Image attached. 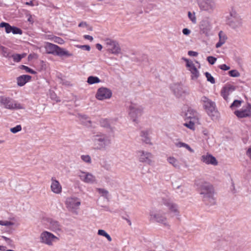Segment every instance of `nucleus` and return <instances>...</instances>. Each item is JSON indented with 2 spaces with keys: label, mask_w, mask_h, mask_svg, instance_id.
I'll list each match as a JSON object with an SVG mask.
<instances>
[{
  "label": "nucleus",
  "mask_w": 251,
  "mask_h": 251,
  "mask_svg": "<svg viewBox=\"0 0 251 251\" xmlns=\"http://www.w3.org/2000/svg\"><path fill=\"white\" fill-rule=\"evenodd\" d=\"M166 210L163 204L152 208L150 212V216L151 220L162 224L166 227H170V223L166 216Z\"/></svg>",
  "instance_id": "nucleus-1"
},
{
  "label": "nucleus",
  "mask_w": 251,
  "mask_h": 251,
  "mask_svg": "<svg viewBox=\"0 0 251 251\" xmlns=\"http://www.w3.org/2000/svg\"><path fill=\"white\" fill-rule=\"evenodd\" d=\"M199 189L200 194L202 195L204 201L211 204L215 203V200L213 197V188L209 183L206 182H202L200 184Z\"/></svg>",
  "instance_id": "nucleus-2"
},
{
  "label": "nucleus",
  "mask_w": 251,
  "mask_h": 251,
  "mask_svg": "<svg viewBox=\"0 0 251 251\" xmlns=\"http://www.w3.org/2000/svg\"><path fill=\"white\" fill-rule=\"evenodd\" d=\"M92 145L95 150H100L104 149L110 144V141L104 134L98 133L92 136Z\"/></svg>",
  "instance_id": "nucleus-3"
},
{
  "label": "nucleus",
  "mask_w": 251,
  "mask_h": 251,
  "mask_svg": "<svg viewBox=\"0 0 251 251\" xmlns=\"http://www.w3.org/2000/svg\"><path fill=\"white\" fill-rule=\"evenodd\" d=\"M45 49L46 52L48 54H52L60 56H71L73 55L58 46L48 42L46 44Z\"/></svg>",
  "instance_id": "nucleus-4"
},
{
  "label": "nucleus",
  "mask_w": 251,
  "mask_h": 251,
  "mask_svg": "<svg viewBox=\"0 0 251 251\" xmlns=\"http://www.w3.org/2000/svg\"><path fill=\"white\" fill-rule=\"evenodd\" d=\"M201 101L202 102L203 107L209 116L211 117L217 116L218 112L214 102L205 96L201 98Z\"/></svg>",
  "instance_id": "nucleus-5"
},
{
  "label": "nucleus",
  "mask_w": 251,
  "mask_h": 251,
  "mask_svg": "<svg viewBox=\"0 0 251 251\" xmlns=\"http://www.w3.org/2000/svg\"><path fill=\"white\" fill-rule=\"evenodd\" d=\"M129 109V116L133 122H136L137 119L141 117L144 112L143 108L136 103H132Z\"/></svg>",
  "instance_id": "nucleus-6"
},
{
  "label": "nucleus",
  "mask_w": 251,
  "mask_h": 251,
  "mask_svg": "<svg viewBox=\"0 0 251 251\" xmlns=\"http://www.w3.org/2000/svg\"><path fill=\"white\" fill-rule=\"evenodd\" d=\"M0 103L3 105L5 108L9 109H24L23 105L4 96H0Z\"/></svg>",
  "instance_id": "nucleus-7"
},
{
  "label": "nucleus",
  "mask_w": 251,
  "mask_h": 251,
  "mask_svg": "<svg viewBox=\"0 0 251 251\" xmlns=\"http://www.w3.org/2000/svg\"><path fill=\"white\" fill-rule=\"evenodd\" d=\"M104 47L107 51L113 54L119 53L120 52V48L118 43L110 38H106L104 40Z\"/></svg>",
  "instance_id": "nucleus-8"
},
{
  "label": "nucleus",
  "mask_w": 251,
  "mask_h": 251,
  "mask_svg": "<svg viewBox=\"0 0 251 251\" xmlns=\"http://www.w3.org/2000/svg\"><path fill=\"white\" fill-rule=\"evenodd\" d=\"M40 238L42 243L49 246L52 245L53 242L55 240H58L56 236L46 231L41 233Z\"/></svg>",
  "instance_id": "nucleus-9"
},
{
  "label": "nucleus",
  "mask_w": 251,
  "mask_h": 251,
  "mask_svg": "<svg viewBox=\"0 0 251 251\" xmlns=\"http://www.w3.org/2000/svg\"><path fill=\"white\" fill-rule=\"evenodd\" d=\"M198 3L201 10L212 12L215 6V0H198Z\"/></svg>",
  "instance_id": "nucleus-10"
},
{
  "label": "nucleus",
  "mask_w": 251,
  "mask_h": 251,
  "mask_svg": "<svg viewBox=\"0 0 251 251\" xmlns=\"http://www.w3.org/2000/svg\"><path fill=\"white\" fill-rule=\"evenodd\" d=\"M234 113L238 118L251 117V104H247L241 109L235 111Z\"/></svg>",
  "instance_id": "nucleus-11"
},
{
  "label": "nucleus",
  "mask_w": 251,
  "mask_h": 251,
  "mask_svg": "<svg viewBox=\"0 0 251 251\" xmlns=\"http://www.w3.org/2000/svg\"><path fill=\"white\" fill-rule=\"evenodd\" d=\"M138 157L139 160L141 162L149 165L152 162L153 155L151 152L145 151H138Z\"/></svg>",
  "instance_id": "nucleus-12"
},
{
  "label": "nucleus",
  "mask_w": 251,
  "mask_h": 251,
  "mask_svg": "<svg viewBox=\"0 0 251 251\" xmlns=\"http://www.w3.org/2000/svg\"><path fill=\"white\" fill-rule=\"evenodd\" d=\"M112 96L110 90L105 87H101L98 90L96 97L99 100H104L110 99Z\"/></svg>",
  "instance_id": "nucleus-13"
},
{
  "label": "nucleus",
  "mask_w": 251,
  "mask_h": 251,
  "mask_svg": "<svg viewBox=\"0 0 251 251\" xmlns=\"http://www.w3.org/2000/svg\"><path fill=\"white\" fill-rule=\"evenodd\" d=\"M164 206H167L171 213H173L175 216L179 215V210L178 205L170 200H164L163 201Z\"/></svg>",
  "instance_id": "nucleus-14"
},
{
  "label": "nucleus",
  "mask_w": 251,
  "mask_h": 251,
  "mask_svg": "<svg viewBox=\"0 0 251 251\" xmlns=\"http://www.w3.org/2000/svg\"><path fill=\"white\" fill-rule=\"evenodd\" d=\"M66 204L67 208L72 212H75L80 204V201L76 198H68L66 200Z\"/></svg>",
  "instance_id": "nucleus-15"
},
{
  "label": "nucleus",
  "mask_w": 251,
  "mask_h": 251,
  "mask_svg": "<svg viewBox=\"0 0 251 251\" xmlns=\"http://www.w3.org/2000/svg\"><path fill=\"white\" fill-rule=\"evenodd\" d=\"M172 88L174 94L178 97H185L189 94L188 91L180 84H175Z\"/></svg>",
  "instance_id": "nucleus-16"
},
{
  "label": "nucleus",
  "mask_w": 251,
  "mask_h": 251,
  "mask_svg": "<svg viewBox=\"0 0 251 251\" xmlns=\"http://www.w3.org/2000/svg\"><path fill=\"white\" fill-rule=\"evenodd\" d=\"M80 179L87 183H93L96 182V177L91 173L81 172L79 175Z\"/></svg>",
  "instance_id": "nucleus-17"
},
{
  "label": "nucleus",
  "mask_w": 251,
  "mask_h": 251,
  "mask_svg": "<svg viewBox=\"0 0 251 251\" xmlns=\"http://www.w3.org/2000/svg\"><path fill=\"white\" fill-rule=\"evenodd\" d=\"M50 189L52 192L55 194H60L62 193V186L55 177L51 178Z\"/></svg>",
  "instance_id": "nucleus-18"
},
{
  "label": "nucleus",
  "mask_w": 251,
  "mask_h": 251,
  "mask_svg": "<svg viewBox=\"0 0 251 251\" xmlns=\"http://www.w3.org/2000/svg\"><path fill=\"white\" fill-rule=\"evenodd\" d=\"M201 161L206 164H211L216 166L218 164V162L215 157L212 155L207 153L204 154L201 157Z\"/></svg>",
  "instance_id": "nucleus-19"
},
{
  "label": "nucleus",
  "mask_w": 251,
  "mask_h": 251,
  "mask_svg": "<svg viewBox=\"0 0 251 251\" xmlns=\"http://www.w3.org/2000/svg\"><path fill=\"white\" fill-rule=\"evenodd\" d=\"M235 90V87L230 84H228L225 86L221 91V95L223 98L227 100L228 96H229Z\"/></svg>",
  "instance_id": "nucleus-20"
},
{
  "label": "nucleus",
  "mask_w": 251,
  "mask_h": 251,
  "mask_svg": "<svg viewBox=\"0 0 251 251\" xmlns=\"http://www.w3.org/2000/svg\"><path fill=\"white\" fill-rule=\"evenodd\" d=\"M200 29L203 33L207 35L211 29V25L209 20H203L200 25Z\"/></svg>",
  "instance_id": "nucleus-21"
},
{
  "label": "nucleus",
  "mask_w": 251,
  "mask_h": 251,
  "mask_svg": "<svg viewBox=\"0 0 251 251\" xmlns=\"http://www.w3.org/2000/svg\"><path fill=\"white\" fill-rule=\"evenodd\" d=\"M227 24L233 29H237L241 27L243 25L242 20L241 17H239L232 20H230L227 22Z\"/></svg>",
  "instance_id": "nucleus-22"
},
{
  "label": "nucleus",
  "mask_w": 251,
  "mask_h": 251,
  "mask_svg": "<svg viewBox=\"0 0 251 251\" xmlns=\"http://www.w3.org/2000/svg\"><path fill=\"white\" fill-rule=\"evenodd\" d=\"M150 133V130L147 129L141 131L140 136L141 137V140L142 142L147 144L152 145L151 138L149 136Z\"/></svg>",
  "instance_id": "nucleus-23"
},
{
  "label": "nucleus",
  "mask_w": 251,
  "mask_h": 251,
  "mask_svg": "<svg viewBox=\"0 0 251 251\" xmlns=\"http://www.w3.org/2000/svg\"><path fill=\"white\" fill-rule=\"evenodd\" d=\"M185 121L189 120H197L198 113L194 110L188 108L185 114Z\"/></svg>",
  "instance_id": "nucleus-24"
},
{
  "label": "nucleus",
  "mask_w": 251,
  "mask_h": 251,
  "mask_svg": "<svg viewBox=\"0 0 251 251\" xmlns=\"http://www.w3.org/2000/svg\"><path fill=\"white\" fill-rule=\"evenodd\" d=\"M31 76L29 75H22L17 77V84L20 86H24L26 83L29 81Z\"/></svg>",
  "instance_id": "nucleus-25"
},
{
  "label": "nucleus",
  "mask_w": 251,
  "mask_h": 251,
  "mask_svg": "<svg viewBox=\"0 0 251 251\" xmlns=\"http://www.w3.org/2000/svg\"><path fill=\"white\" fill-rule=\"evenodd\" d=\"M219 41L216 45V48H219L224 45L227 39L226 34L222 31L219 32Z\"/></svg>",
  "instance_id": "nucleus-26"
},
{
  "label": "nucleus",
  "mask_w": 251,
  "mask_h": 251,
  "mask_svg": "<svg viewBox=\"0 0 251 251\" xmlns=\"http://www.w3.org/2000/svg\"><path fill=\"white\" fill-rule=\"evenodd\" d=\"M240 16L237 13L236 9L234 8H231L230 10L229 15L227 17V22L230 20H234Z\"/></svg>",
  "instance_id": "nucleus-27"
},
{
  "label": "nucleus",
  "mask_w": 251,
  "mask_h": 251,
  "mask_svg": "<svg viewBox=\"0 0 251 251\" xmlns=\"http://www.w3.org/2000/svg\"><path fill=\"white\" fill-rule=\"evenodd\" d=\"M26 55V54L25 53L22 54H13L10 55L9 57L12 58L14 62H19L22 58L25 57Z\"/></svg>",
  "instance_id": "nucleus-28"
},
{
  "label": "nucleus",
  "mask_w": 251,
  "mask_h": 251,
  "mask_svg": "<svg viewBox=\"0 0 251 251\" xmlns=\"http://www.w3.org/2000/svg\"><path fill=\"white\" fill-rule=\"evenodd\" d=\"M168 161L176 168L179 169L180 168V165L178 161L173 157H170L168 158Z\"/></svg>",
  "instance_id": "nucleus-29"
},
{
  "label": "nucleus",
  "mask_w": 251,
  "mask_h": 251,
  "mask_svg": "<svg viewBox=\"0 0 251 251\" xmlns=\"http://www.w3.org/2000/svg\"><path fill=\"white\" fill-rule=\"evenodd\" d=\"M12 27L8 23L2 22L0 24V27H5V32L7 33L12 32Z\"/></svg>",
  "instance_id": "nucleus-30"
},
{
  "label": "nucleus",
  "mask_w": 251,
  "mask_h": 251,
  "mask_svg": "<svg viewBox=\"0 0 251 251\" xmlns=\"http://www.w3.org/2000/svg\"><path fill=\"white\" fill-rule=\"evenodd\" d=\"M197 120H189L186 121V122L183 124L186 127L191 129H194L195 128V123Z\"/></svg>",
  "instance_id": "nucleus-31"
},
{
  "label": "nucleus",
  "mask_w": 251,
  "mask_h": 251,
  "mask_svg": "<svg viewBox=\"0 0 251 251\" xmlns=\"http://www.w3.org/2000/svg\"><path fill=\"white\" fill-rule=\"evenodd\" d=\"M189 71L191 74V77L192 79L196 80L199 77L200 73L197 68L192 69Z\"/></svg>",
  "instance_id": "nucleus-32"
},
{
  "label": "nucleus",
  "mask_w": 251,
  "mask_h": 251,
  "mask_svg": "<svg viewBox=\"0 0 251 251\" xmlns=\"http://www.w3.org/2000/svg\"><path fill=\"white\" fill-rule=\"evenodd\" d=\"M183 60L186 62V66L189 71L197 68L192 61L186 58H183Z\"/></svg>",
  "instance_id": "nucleus-33"
},
{
  "label": "nucleus",
  "mask_w": 251,
  "mask_h": 251,
  "mask_svg": "<svg viewBox=\"0 0 251 251\" xmlns=\"http://www.w3.org/2000/svg\"><path fill=\"white\" fill-rule=\"evenodd\" d=\"M100 82V79L97 76H90L87 79V82L90 84L98 83Z\"/></svg>",
  "instance_id": "nucleus-34"
},
{
  "label": "nucleus",
  "mask_w": 251,
  "mask_h": 251,
  "mask_svg": "<svg viewBox=\"0 0 251 251\" xmlns=\"http://www.w3.org/2000/svg\"><path fill=\"white\" fill-rule=\"evenodd\" d=\"M98 234L99 235L103 236L106 237L109 242L112 241V239L110 235L103 229H99L98 230Z\"/></svg>",
  "instance_id": "nucleus-35"
},
{
  "label": "nucleus",
  "mask_w": 251,
  "mask_h": 251,
  "mask_svg": "<svg viewBox=\"0 0 251 251\" xmlns=\"http://www.w3.org/2000/svg\"><path fill=\"white\" fill-rule=\"evenodd\" d=\"M243 102V101L242 100H235L233 103L231 104V105H230V108L231 109H234V108H238V107H239L241 105V103Z\"/></svg>",
  "instance_id": "nucleus-36"
},
{
  "label": "nucleus",
  "mask_w": 251,
  "mask_h": 251,
  "mask_svg": "<svg viewBox=\"0 0 251 251\" xmlns=\"http://www.w3.org/2000/svg\"><path fill=\"white\" fill-rule=\"evenodd\" d=\"M20 68L21 69L25 70L26 73H29L32 74H36V72L33 70L32 69L29 68L27 66H25V65H21L20 67Z\"/></svg>",
  "instance_id": "nucleus-37"
},
{
  "label": "nucleus",
  "mask_w": 251,
  "mask_h": 251,
  "mask_svg": "<svg viewBox=\"0 0 251 251\" xmlns=\"http://www.w3.org/2000/svg\"><path fill=\"white\" fill-rule=\"evenodd\" d=\"M50 224V228L52 230H57L60 229V226L57 222H52Z\"/></svg>",
  "instance_id": "nucleus-38"
},
{
  "label": "nucleus",
  "mask_w": 251,
  "mask_h": 251,
  "mask_svg": "<svg viewBox=\"0 0 251 251\" xmlns=\"http://www.w3.org/2000/svg\"><path fill=\"white\" fill-rule=\"evenodd\" d=\"M0 49L1 50V53L3 56H4L5 57H10V53L8 52V50L7 48H6L4 47L1 46Z\"/></svg>",
  "instance_id": "nucleus-39"
},
{
  "label": "nucleus",
  "mask_w": 251,
  "mask_h": 251,
  "mask_svg": "<svg viewBox=\"0 0 251 251\" xmlns=\"http://www.w3.org/2000/svg\"><path fill=\"white\" fill-rule=\"evenodd\" d=\"M177 146L178 147H184V148H186L188 150H189L190 152H194L193 150L191 148V147L188 145H187L185 143L179 142L177 144Z\"/></svg>",
  "instance_id": "nucleus-40"
},
{
  "label": "nucleus",
  "mask_w": 251,
  "mask_h": 251,
  "mask_svg": "<svg viewBox=\"0 0 251 251\" xmlns=\"http://www.w3.org/2000/svg\"><path fill=\"white\" fill-rule=\"evenodd\" d=\"M100 124L101 126L104 127H110L109 121L105 119H101L100 121Z\"/></svg>",
  "instance_id": "nucleus-41"
},
{
  "label": "nucleus",
  "mask_w": 251,
  "mask_h": 251,
  "mask_svg": "<svg viewBox=\"0 0 251 251\" xmlns=\"http://www.w3.org/2000/svg\"><path fill=\"white\" fill-rule=\"evenodd\" d=\"M205 76L207 78V80L210 82L212 84H214L215 82V79L214 77L208 72H206L205 73Z\"/></svg>",
  "instance_id": "nucleus-42"
},
{
  "label": "nucleus",
  "mask_w": 251,
  "mask_h": 251,
  "mask_svg": "<svg viewBox=\"0 0 251 251\" xmlns=\"http://www.w3.org/2000/svg\"><path fill=\"white\" fill-rule=\"evenodd\" d=\"M229 75L232 77H239L240 75V73L236 70H232L230 71Z\"/></svg>",
  "instance_id": "nucleus-43"
},
{
  "label": "nucleus",
  "mask_w": 251,
  "mask_h": 251,
  "mask_svg": "<svg viewBox=\"0 0 251 251\" xmlns=\"http://www.w3.org/2000/svg\"><path fill=\"white\" fill-rule=\"evenodd\" d=\"M22 130V127L20 125H18L14 127L11 128L10 130L13 133H16Z\"/></svg>",
  "instance_id": "nucleus-44"
},
{
  "label": "nucleus",
  "mask_w": 251,
  "mask_h": 251,
  "mask_svg": "<svg viewBox=\"0 0 251 251\" xmlns=\"http://www.w3.org/2000/svg\"><path fill=\"white\" fill-rule=\"evenodd\" d=\"M81 158L83 161L86 163H90L91 162V157L89 155H82Z\"/></svg>",
  "instance_id": "nucleus-45"
},
{
  "label": "nucleus",
  "mask_w": 251,
  "mask_h": 251,
  "mask_svg": "<svg viewBox=\"0 0 251 251\" xmlns=\"http://www.w3.org/2000/svg\"><path fill=\"white\" fill-rule=\"evenodd\" d=\"M188 15L189 19L193 23H196V18L195 13H192L191 12H188Z\"/></svg>",
  "instance_id": "nucleus-46"
},
{
  "label": "nucleus",
  "mask_w": 251,
  "mask_h": 251,
  "mask_svg": "<svg viewBox=\"0 0 251 251\" xmlns=\"http://www.w3.org/2000/svg\"><path fill=\"white\" fill-rule=\"evenodd\" d=\"M97 190L98 191L99 193L102 196L107 198L108 193L107 191H106L105 189L100 188L97 189Z\"/></svg>",
  "instance_id": "nucleus-47"
},
{
  "label": "nucleus",
  "mask_w": 251,
  "mask_h": 251,
  "mask_svg": "<svg viewBox=\"0 0 251 251\" xmlns=\"http://www.w3.org/2000/svg\"><path fill=\"white\" fill-rule=\"evenodd\" d=\"M14 225V223L7 221H0V225L5 226H11Z\"/></svg>",
  "instance_id": "nucleus-48"
},
{
  "label": "nucleus",
  "mask_w": 251,
  "mask_h": 251,
  "mask_svg": "<svg viewBox=\"0 0 251 251\" xmlns=\"http://www.w3.org/2000/svg\"><path fill=\"white\" fill-rule=\"evenodd\" d=\"M12 32L14 34H21L22 33V31L21 29H20V28H19L17 27L13 26Z\"/></svg>",
  "instance_id": "nucleus-49"
},
{
  "label": "nucleus",
  "mask_w": 251,
  "mask_h": 251,
  "mask_svg": "<svg viewBox=\"0 0 251 251\" xmlns=\"http://www.w3.org/2000/svg\"><path fill=\"white\" fill-rule=\"evenodd\" d=\"M207 60L208 62L211 65L214 64L216 61L217 60V58L213 56H208L207 58Z\"/></svg>",
  "instance_id": "nucleus-50"
},
{
  "label": "nucleus",
  "mask_w": 251,
  "mask_h": 251,
  "mask_svg": "<svg viewBox=\"0 0 251 251\" xmlns=\"http://www.w3.org/2000/svg\"><path fill=\"white\" fill-rule=\"evenodd\" d=\"M246 155L251 160V146L247 150Z\"/></svg>",
  "instance_id": "nucleus-51"
},
{
  "label": "nucleus",
  "mask_w": 251,
  "mask_h": 251,
  "mask_svg": "<svg viewBox=\"0 0 251 251\" xmlns=\"http://www.w3.org/2000/svg\"><path fill=\"white\" fill-rule=\"evenodd\" d=\"M219 68L223 70L227 71L230 69V67L226 64H223L219 66Z\"/></svg>",
  "instance_id": "nucleus-52"
},
{
  "label": "nucleus",
  "mask_w": 251,
  "mask_h": 251,
  "mask_svg": "<svg viewBox=\"0 0 251 251\" xmlns=\"http://www.w3.org/2000/svg\"><path fill=\"white\" fill-rule=\"evenodd\" d=\"M54 42L60 44H63L64 43V41H63V39H62L60 37H56L55 38Z\"/></svg>",
  "instance_id": "nucleus-53"
},
{
  "label": "nucleus",
  "mask_w": 251,
  "mask_h": 251,
  "mask_svg": "<svg viewBox=\"0 0 251 251\" xmlns=\"http://www.w3.org/2000/svg\"><path fill=\"white\" fill-rule=\"evenodd\" d=\"M189 55L191 56H196L198 55V53L197 52L194 51H189L188 52Z\"/></svg>",
  "instance_id": "nucleus-54"
},
{
  "label": "nucleus",
  "mask_w": 251,
  "mask_h": 251,
  "mask_svg": "<svg viewBox=\"0 0 251 251\" xmlns=\"http://www.w3.org/2000/svg\"><path fill=\"white\" fill-rule=\"evenodd\" d=\"M182 32L184 35H189L190 33V30L188 28H184L182 30Z\"/></svg>",
  "instance_id": "nucleus-55"
},
{
  "label": "nucleus",
  "mask_w": 251,
  "mask_h": 251,
  "mask_svg": "<svg viewBox=\"0 0 251 251\" xmlns=\"http://www.w3.org/2000/svg\"><path fill=\"white\" fill-rule=\"evenodd\" d=\"M84 38L85 39H87V40H89L91 41H92L93 40V38L92 36H90V35H85L84 36Z\"/></svg>",
  "instance_id": "nucleus-56"
},
{
  "label": "nucleus",
  "mask_w": 251,
  "mask_h": 251,
  "mask_svg": "<svg viewBox=\"0 0 251 251\" xmlns=\"http://www.w3.org/2000/svg\"><path fill=\"white\" fill-rule=\"evenodd\" d=\"M81 48L84 49L89 51L90 50V47L89 45H83L81 46Z\"/></svg>",
  "instance_id": "nucleus-57"
},
{
  "label": "nucleus",
  "mask_w": 251,
  "mask_h": 251,
  "mask_svg": "<svg viewBox=\"0 0 251 251\" xmlns=\"http://www.w3.org/2000/svg\"><path fill=\"white\" fill-rule=\"evenodd\" d=\"M96 48L98 50H101L102 48V46L101 44H96Z\"/></svg>",
  "instance_id": "nucleus-58"
},
{
  "label": "nucleus",
  "mask_w": 251,
  "mask_h": 251,
  "mask_svg": "<svg viewBox=\"0 0 251 251\" xmlns=\"http://www.w3.org/2000/svg\"><path fill=\"white\" fill-rule=\"evenodd\" d=\"M203 133L204 135H205L206 136H208L209 134V131L206 129L203 130Z\"/></svg>",
  "instance_id": "nucleus-59"
},
{
  "label": "nucleus",
  "mask_w": 251,
  "mask_h": 251,
  "mask_svg": "<svg viewBox=\"0 0 251 251\" xmlns=\"http://www.w3.org/2000/svg\"><path fill=\"white\" fill-rule=\"evenodd\" d=\"M86 25H87V24H86V23H85V22H81V23H80L79 24V25H78V26H79V27H81V26H86Z\"/></svg>",
  "instance_id": "nucleus-60"
},
{
  "label": "nucleus",
  "mask_w": 251,
  "mask_h": 251,
  "mask_svg": "<svg viewBox=\"0 0 251 251\" xmlns=\"http://www.w3.org/2000/svg\"><path fill=\"white\" fill-rule=\"evenodd\" d=\"M25 4L26 5H31V6H33L34 5L32 1H30L29 2H25Z\"/></svg>",
  "instance_id": "nucleus-61"
},
{
  "label": "nucleus",
  "mask_w": 251,
  "mask_h": 251,
  "mask_svg": "<svg viewBox=\"0 0 251 251\" xmlns=\"http://www.w3.org/2000/svg\"><path fill=\"white\" fill-rule=\"evenodd\" d=\"M28 21L29 22H33L32 16H31V15H29V17L28 18Z\"/></svg>",
  "instance_id": "nucleus-62"
},
{
  "label": "nucleus",
  "mask_w": 251,
  "mask_h": 251,
  "mask_svg": "<svg viewBox=\"0 0 251 251\" xmlns=\"http://www.w3.org/2000/svg\"><path fill=\"white\" fill-rule=\"evenodd\" d=\"M2 238H3V239L6 241H8L11 242V240L9 238H7V237H6L2 236Z\"/></svg>",
  "instance_id": "nucleus-63"
},
{
  "label": "nucleus",
  "mask_w": 251,
  "mask_h": 251,
  "mask_svg": "<svg viewBox=\"0 0 251 251\" xmlns=\"http://www.w3.org/2000/svg\"><path fill=\"white\" fill-rule=\"evenodd\" d=\"M126 222L128 223V224L129 226H131V225H132L131 222L130 220L126 219Z\"/></svg>",
  "instance_id": "nucleus-64"
}]
</instances>
